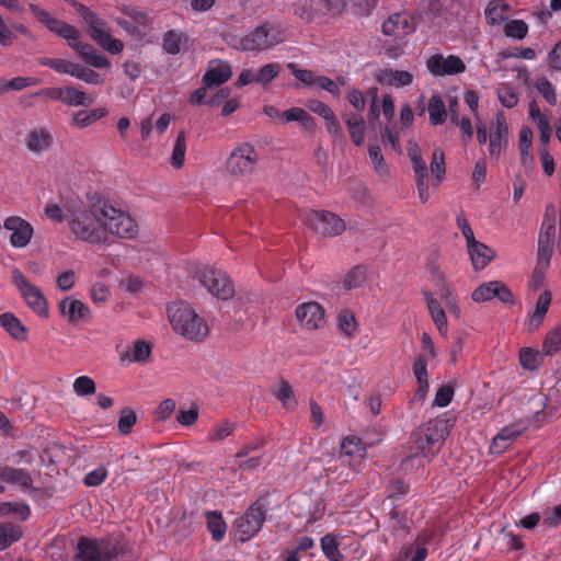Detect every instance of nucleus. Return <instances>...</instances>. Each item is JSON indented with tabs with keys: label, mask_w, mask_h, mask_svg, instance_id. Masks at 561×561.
Wrapping results in <instances>:
<instances>
[{
	"label": "nucleus",
	"mask_w": 561,
	"mask_h": 561,
	"mask_svg": "<svg viewBox=\"0 0 561 561\" xmlns=\"http://www.w3.org/2000/svg\"><path fill=\"white\" fill-rule=\"evenodd\" d=\"M67 226L76 240L93 245L105 244L108 234L122 239H134L138 234L135 219L108 202L71 210L67 215Z\"/></svg>",
	"instance_id": "f257e3e1"
},
{
	"label": "nucleus",
	"mask_w": 561,
	"mask_h": 561,
	"mask_svg": "<svg viewBox=\"0 0 561 561\" xmlns=\"http://www.w3.org/2000/svg\"><path fill=\"white\" fill-rule=\"evenodd\" d=\"M169 320L175 333L193 342H203L209 332L205 319L187 304L169 308Z\"/></svg>",
	"instance_id": "f03ea898"
},
{
	"label": "nucleus",
	"mask_w": 561,
	"mask_h": 561,
	"mask_svg": "<svg viewBox=\"0 0 561 561\" xmlns=\"http://www.w3.org/2000/svg\"><path fill=\"white\" fill-rule=\"evenodd\" d=\"M454 422L445 417H436L426 424L417 427L410 437L415 449L426 453L433 458L440 450L445 439L448 437Z\"/></svg>",
	"instance_id": "7ed1b4c3"
},
{
	"label": "nucleus",
	"mask_w": 561,
	"mask_h": 561,
	"mask_svg": "<svg viewBox=\"0 0 561 561\" xmlns=\"http://www.w3.org/2000/svg\"><path fill=\"white\" fill-rule=\"evenodd\" d=\"M118 556L119 548L116 543L81 536L78 539L72 561H114Z\"/></svg>",
	"instance_id": "20e7f679"
},
{
	"label": "nucleus",
	"mask_w": 561,
	"mask_h": 561,
	"mask_svg": "<svg viewBox=\"0 0 561 561\" xmlns=\"http://www.w3.org/2000/svg\"><path fill=\"white\" fill-rule=\"evenodd\" d=\"M192 275L218 299L228 300L234 294L232 282L228 275L220 270L209 266H196Z\"/></svg>",
	"instance_id": "39448f33"
},
{
	"label": "nucleus",
	"mask_w": 561,
	"mask_h": 561,
	"mask_svg": "<svg viewBox=\"0 0 561 561\" xmlns=\"http://www.w3.org/2000/svg\"><path fill=\"white\" fill-rule=\"evenodd\" d=\"M266 514L265 500L259 499L241 516L237 517L233 527L239 540L244 542L253 538L262 529Z\"/></svg>",
	"instance_id": "423d86ee"
},
{
	"label": "nucleus",
	"mask_w": 561,
	"mask_h": 561,
	"mask_svg": "<svg viewBox=\"0 0 561 561\" xmlns=\"http://www.w3.org/2000/svg\"><path fill=\"white\" fill-rule=\"evenodd\" d=\"M81 16L88 25V33L93 41H95L104 50L111 54H119L124 49L122 41L114 38L105 30L106 22L99 18L98 14L92 12L87 7H81Z\"/></svg>",
	"instance_id": "0eeeda50"
},
{
	"label": "nucleus",
	"mask_w": 561,
	"mask_h": 561,
	"mask_svg": "<svg viewBox=\"0 0 561 561\" xmlns=\"http://www.w3.org/2000/svg\"><path fill=\"white\" fill-rule=\"evenodd\" d=\"M304 221L313 231L324 237H335L345 230V222L336 214L327 210H309Z\"/></svg>",
	"instance_id": "6e6552de"
},
{
	"label": "nucleus",
	"mask_w": 561,
	"mask_h": 561,
	"mask_svg": "<svg viewBox=\"0 0 561 561\" xmlns=\"http://www.w3.org/2000/svg\"><path fill=\"white\" fill-rule=\"evenodd\" d=\"M257 160L259 156L255 148L245 142L231 151L226 162V169L231 175L243 176L254 171Z\"/></svg>",
	"instance_id": "1a4fd4ad"
},
{
	"label": "nucleus",
	"mask_w": 561,
	"mask_h": 561,
	"mask_svg": "<svg viewBox=\"0 0 561 561\" xmlns=\"http://www.w3.org/2000/svg\"><path fill=\"white\" fill-rule=\"evenodd\" d=\"M12 282L34 312L42 317L48 316V304L42 290L30 283L20 270L12 271Z\"/></svg>",
	"instance_id": "9d476101"
},
{
	"label": "nucleus",
	"mask_w": 561,
	"mask_h": 561,
	"mask_svg": "<svg viewBox=\"0 0 561 561\" xmlns=\"http://www.w3.org/2000/svg\"><path fill=\"white\" fill-rule=\"evenodd\" d=\"M278 30L270 23H263L241 38L244 50H264L280 42Z\"/></svg>",
	"instance_id": "9b49d317"
},
{
	"label": "nucleus",
	"mask_w": 561,
	"mask_h": 561,
	"mask_svg": "<svg viewBox=\"0 0 561 561\" xmlns=\"http://www.w3.org/2000/svg\"><path fill=\"white\" fill-rule=\"evenodd\" d=\"M556 237V209L548 206L541 224L538 237V263L549 264Z\"/></svg>",
	"instance_id": "f8f14e48"
},
{
	"label": "nucleus",
	"mask_w": 561,
	"mask_h": 561,
	"mask_svg": "<svg viewBox=\"0 0 561 561\" xmlns=\"http://www.w3.org/2000/svg\"><path fill=\"white\" fill-rule=\"evenodd\" d=\"M426 69L434 77L456 76L466 71V64L459 56L437 53L427 58Z\"/></svg>",
	"instance_id": "ddd939ff"
},
{
	"label": "nucleus",
	"mask_w": 561,
	"mask_h": 561,
	"mask_svg": "<svg viewBox=\"0 0 561 561\" xmlns=\"http://www.w3.org/2000/svg\"><path fill=\"white\" fill-rule=\"evenodd\" d=\"M30 11L36 20L45 25L51 33L62 37L64 39H75L78 28L61 20L54 18L47 10L38 4L30 3Z\"/></svg>",
	"instance_id": "4468645a"
},
{
	"label": "nucleus",
	"mask_w": 561,
	"mask_h": 561,
	"mask_svg": "<svg viewBox=\"0 0 561 561\" xmlns=\"http://www.w3.org/2000/svg\"><path fill=\"white\" fill-rule=\"evenodd\" d=\"M3 228L11 231L10 244L13 248H25L34 234L33 226L20 216H10L4 219Z\"/></svg>",
	"instance_id": "2eb2a0df"
},
{
	"label": "nucleus",
	"mask_w": 561,
	"mask_h": 561,
	"mask_svg": "<svg viewBox=\"0 0 561 561\" xmlns=\"http://www.w3.org/2000/svg\"><path fill=\"white\" fill-rule=\"evenodd\" d=\"M295 314L300 325L307 330H318L325 323L324 309L317 301L298 305Z\"/></svg>",
	"instance_id": "dca6fc26"
},
{
	"label": "nucleus",
	"mask_w": 561,
	"mask_h": 561,
	"mask_svg": "<svg viewBox=\"0 0 561 561\" xmlns=\"http://www.w3.org/2000/svg\"><path fill=\"white\" fill-rule=\"evenodd\" d=\"M433 539L432 531H422L415 539L402 547L393 561H424L428 556L427 545Z\"/></svg>",
	"instance_id": "f3484780"
},
{
	"label": "nucleus",
	"mask_w": 561,
	"mask_h": 561,
	"mask_svg": "<svg viewBox=\"0 0 561 561\" xmlns=\"http://www.w3.org/2000/svg\"><path fill=\"white\" fill-rule=\"evenodd\" d=\"M508 144V126L502 112L496 114L495 123L491 126L489 135V154L493 159H499L502 150Z\"/></svg>",
	"instance_id": "a211bd4d"
},
{
	"label": "nucleus",
	"mask_w": 561,
	"mask_h": 561,
	"mask_svg": "<svg viewBox=\"0 0 561 561\" xmlns=\"http://www.w3.org/2000/svg\"><path fill=\"white\" fill-rule=\"evenodd\" d=\"M416 28L414 20L408 13H396L390 15L381 26L382 33L398 39L412 34Z\"/></svg>",
	"instance_id": "6ab92c4d"
},
{
	"label": "nucleus",
	"mask_w": 561,
	"mask_h": 561,
	"mask_svg": "<svg viewBox=\"0 0 561 561\" xmlns=\"http://www.w3.org/2000/svg\"><path fill=\"white\" fill-rule=\"evenodd\" d=\"M81 33L78 30L75 39H66L68 45L77 51V54L90 66L95 68H106L110 66V61L106 57L96 54L94 47L88 43H81Z\"/></svg>",
	"instance_id": "aec40b11"
},
{
	"label": "nucleus",
	"mask_w": 561,
	"mask_h": 561,
	"mask_svg": "<svg viewBox=\"0 0 561 561\" xmlns=\"http://www.w3.org/2000/svg\"><path fill=\"white\" fill-rule=\"evenodd\" d=\"M366 454V448L355 436H348L342 440L339 460L343 465H348L353 469Z\"/></svg>",
	"instance_id": "412c9836"
},
{
	"label": "nucleus",
	"mask_w": 561,
	"mask_h": 561,
	"mask_svg": "<svg viewBox=\"0 0 561 561\" xmlns=\"http://www.w3.org/2000/svg\"><path fill=\"white\" fill-rule=\"evenodd\" d=\"M231 76L232 70L227 61H210L208 69L203 77V84L209 88L220 85L227 82L231 78Z\"/></svg>",
	"instance_id": "4be33fe9"
},
{
	"label": "nucleus",
	"mask_w": 561,
	"mask_h": 561,
	"mask_svg": "<svg viewBox=\"0 0 561 561\" xmlns=\"http://www.w3.org/2000/svg\"><path fill=\"white\" fill-rule=\"evenodd\" d=\"M431 357L427 354H417L412 370L417 382L416 396L424 399L430 389L427 365Z\"/></svg>",
	"instance_id": "5701e85b"
},
{
	"label": "nucleus",
	"mask_w": 561,
	"mask_h": 561,
	"mask_svg": "<svg viewBox=\"0 0 561 561\" xmlns=\"http://www.w3.org/2000/svg\"><path fill=\"white\" fill-rule=\"evenodd\" d=\"M59 309L62 316L68 318L69 322L78 323L79 321H85L90 317L89 307L78 299L67 297L59 304Z\"/></svg>",
	"instance_id": "b1692460"
},
{
	"label": "nucleus",
	"mask_w": 561,
	"mask_h": 561,
	"mask_svg": "<svg viewBox=\"0 0 561 561\" xmlns=\"http://www.w3.org/2000/svg\"><path fill=\"white\" fill-rule=\"evenodd\" d=\"M376 80L382 85L403 88L413 82V75L405 70L385 68L376 75Z\"/></svg>",
	"instance_id": "393cba45"
},
{
	"label": "nucleus",
	"mask_w": 561,
	"mask_h": 561,
	"mask_svg": "<svg viewBox=\"0 0 561 561\" xmlns=\"http://www.w3.org/2000/svg\"><path fill=\"white\" fill-rule=\"evenodd\" d=\"M0 327L15 341L24 342L27 339V328L12 312L0 314Z\"/></svg>",
	"instance_id": "a878e982"
},
{
	"label": "nucleus",
	"mask_w": 561,
	"mask_h": 561,
	"mask_svg": "<svg viewBox=\"0 0 561 561\" xmlns=\"http://www.w3.org/2000/svg\"><path fill=\"white\" fill-rule=\"evenodd\" d=\"M474 270H483L495 256V252L486 244L474 241L467 245Z\"/></svg>",
	"instance_id": "bb28decb"
},
{
	"label": "nucleus",
	"mask_w": 561,
	"mask_h": 561,
	"mask_svg": "<svg viewBox=\"0 0 561 561\" xmlns=\"http://www.w3.org/2000/svg\"><path fill=\"white\" fill-rule=\"evenodd\" d=\"M298 122L308 133H314L317 128L316 119L301 107H290L282 113V124Z\"/></svg>",
	"instance_id": "cd10ccee"
},
{
	"label": "nucleus",
	"mask_w": 561,
	"mask_h": 561,
	"mask_svg": "<svg viewBox=\"0 0 561 561\" xmlns=\"http://www.w3.org/2000/svg\"><path fill=\"white\" fill-rule=\"evenodd\" d=\"M53 135L45 128L30 131L26 138V147L31 152L41 153L47 151L53 145Z\"/></svg>",
	"instance_id": "c85d7f7f"
},
{
	"label": "nucleus",
	"mask_w": 561,
	"mask_h": 561,
	"mask_svg": "<svg viewBox=\"0 0 561 561\" xmlns=\"http://www.w3.org/2000/svg\"><path fill=\"white\" fill-rule=\"evenodd\" d=\"M0 481L15 484L21 488L32 486V477L25 469L14 468L7 465L0 467Z\"/></svg>",
	"instance_id": "c756f323"
},
{
	"label": "nucleus",
	"mask_w": 561,
	"mask_h": 561,
	"mask_svg": "<svg viewBox=\"0 0 561 561\" xmlns=\"http://www.w3.org/2000/svg\"><path fill=\"white\" fill-rule=\"evenodd\" d=\"M423 295L427 304V308L433 322L437 327L439 333L446 336L448 332V327L447 317L444 309L440 307V304L433 297V295L430 291H424Z\"/></svg>",
	"instance_id": "7c9ffc66"
},
{
	"label": "nucleus",
	"mask_w": 561,
	"mask_h": 561,
	"mask_svg": "<svg viewBox=\"0 0 561 561\" xmlns=\"http://www.w3.org/2000/svg\"><path fill=\"white\" fill-rule=\"evenodd\" d=\"M525 430L526 425L524 424H512L503 427L493 438L492 448H499L501 451L506 449Z\"/></svg>",
	"instance_id": "2f4dec72"
},
{
	"label": "nucleus",
	"mask_w": 561,
	"mask_h": 561,
	"mask_svg": "<svg viewBox=\"0 0 561 561\" xmlns=\"http://www.w3.org/2000/svg\"><path fill=\"white\" fill-rule=\"evenodd\" d=\"M345 123L353 144L357 147L362 146L365 140V119L360 114H346Z\"/></svg>",
	"instance_id": "473e14b6"
},
{
	"label": "nucleus",
	"mask_w": 561,
	"mask_h": 561,
	"mask_svg": "<svg viewBox=\"0 0 561 561\" xmlns=\"http://www.w3.org/2000/svg\"><path fill=\"white\" fill-rule=\"evenodd\" d=\"M550 305H551V293L549 290H545L538 297L536 308L529 318V323H528L529 331H535L542 324L545 316L548 312Z\"/></svg>",
	"instance_id": "72a5a7b5"
},
{
	"label": "nucleus",
	"mask_w": 561,
	"mask_h": 561,
	"mask_svg": "<svg viewBox=\"0 0 561 561\" xmlns=\"http://www.w3.org/2000/svg\"><path fill=\"white\" fill-rule=\"evenodd\" d=\"M206 526L213 540L221 541L227 531V524L219 511H207L205 513Z\"/></svg>",
	"instance_id": "f704fd0d"
},
{
	"label": "nucleus",
	"mask_w": 561,
	"mask_h": 561,
	"mask_svg": "<svg viewBox=\"0 0 561 561\" xmlns=\"http://www.w3.org/2000/svg\"><path fill=\"white\" fill-rule=\"evenodd\" d=\"M107 114L108 111L105 107H98L90 111H78L73 113L70 124L82 129L105 117Z\"/></svg>",
	"instance_id": "c9c22d12"
},
{
	"label": "nucleus",
	"mask_w": 561,
	"mask_h": 561,
	"mask_svg": "<svg viewBox=\"0 0 561 561\" xmlns=\"http://www.w3.org/2000/svg\"><path fill=\"white\" fill-rule=\"evenodd\" d=\"M94 103L93 96L72 85L65 87L64 104L67 106H89Z\"/></svg>",
	"instance_id": "e433bc0d"
},
{
	"label": "nucleus",
	"mask_w": 561,
	"mask_h": 561,
	"mask_svg": "<svg viewBox=\"0 0 561 561\" xmlns=\"http://www.w3.org/2000/svg\"><path fill=\"white\" fill-rule=\"evenodd\" d=\"M431 125H442L445 123L447 117V111L443 99L434 94L431 96L427 105Z\"/></svg>",
	"instance_id": "4c0bfd02"
},
{
	"label": "nucleus",
	"mask_w": 561,
	"mask_h": 561,
	"mask_svg": "<svg viewBox=\"0 0 561 561\" xmlns=\"http://www.w3.org/2000/svg\"><path fill=\"white\" fill-rule=\"evenodd\" d=\"M22 534L20 526L12 523H0V551L20 540Z\"/></svg>",
	"instance_id": "58836bf2"
},
{
	"label": "nucleus",
	"mask_w": 561,
	"mask_h": 561,
	"mask_svg": "<svg viewBox=\"0 0 561 561\" xmlns=\"http://www.w3.org/2000/svg\"><path fill=\"white\" fill-rule=\"evenodd\" d=\"M433 459L432 456L426 455V453H422V450L415 449L409 456L402 459L401 469L405 472H412L414 470H419L424 468L427 463Z\"/></svg>",
	"instance_id": "ea45409f"
},
{
	"label": "nucleus",
	"mask_w": 561,
	"mask_h": 561,
	"mask_svg": "<svg viewBox=\"0 0 561 561\" xmlns=\"http://www.w3.org/2000/svg\"><path fill=\"white\" fill-rule=\"evenodd\" d=\"M16 515L21 520H26L31 515L30 506L24 502L0 503V517Z\"/></svg>",
	"instance_id": "a19ab883"
},
{
	"label": "nucleus",
	"mask_w": 561,
	"mask_h": 561,
	"mask_svg": "<svg viewBox=\"0 0 561 561\" xmlns=\"http://www.w3.org/2000/svg\"><path fill=\"white\" fill-rule=\"evenodd\" d=\"M321 549L323 554L330 561H344L345 557L341 553L339 549V542L334 535L328 534L324 535L321 540Z\"/></svg>",
	"instance_id": "79ce46f5"
},
{
	"label": "nucleus",
	"mask_w": 561,
	"mask_h": 561,
	"mask_svg": "<svg viewBox=\"0 0 561 561\" xmlns=\"http://www.w3.org/2000/svg\"><path fill=\"white\" fill-rule=\"evenodd\" d=\"M186 152V135L182 130L178 134L173 146L170 163L174 169H181L184 164Z\"/></svg>",
	"instance_id": "37998d69"
},
{
	"label": "nucleus",
	"mask_w": 561,
	"mask_h": 561,
	"mask_svg": "<svg viewBox=\"0 0 561 561\" xmlns=\"http://www.w3.org/2000/svg\"><path fill=\"white\" fill-rule=\"evenodd\" d=\"M339 329L350 339L356 334L357 322L354 313L348 309H342L337 316Z\"/></svg>",
	"instance_id": "c03bdc74"
},
{
	"label": "nucleus",
	"mask_w": 561,
	"mask_h": 561,
	"mask_svg": "<svg viewBox=\"0 0 561 561\" xmlns=\"http://www.w3.org/2000/svg\"><path fill=\"white\" fill-rule=\"evenodd\" d=\"M561 350V325L556 327L553 330L546 334L542 344V352L545 355L552 356Z\"/></svg>",
	"instance_id": "a18cd8bd"
},
{
	"label": "nucleus",
	"mask_w": 561,
	"mask_h": 561,
	"mask_svg": "<svg viewBox=\"0 0 561 561\" xmlns=\"http://www.w3.org/2000/svg\"><path fill=\"white\" fill-rule=\"evenodd\" d=\"M38 62L44 66L55 70L58 73H67L72 76L76 62L61 59V58H48L42 57L38 59Z\"/></svg>",
	"instance_id": "49530a36"
},
{
	"label": "nucleus",
	"mask_w": 561,
	"mask_h": 561,
	"mask_svg": "<svg viewBox=\"0 0 561 561\" xmlns=\"http://www.w3.org/2000/svg\"><path fill=\"white\" fill-rule=\"evenodd\" d=\"M185 36L178 31L171 30L163 35V49L170 55H176L181 51V45Z\"/></svg>",
	"instance_id": "de8ad7c7"
},
{
	"label": "nucleus",
	"mask_w": 561,
	"mask_h": 561,
	"mask_svg": "<svg viewBox=\"0 0 561 561\" xmlns=\"http://www.w3.org/2000/svg\"><path fill=\"white\" fill-rule=\"evenodd\" d=\"M431 173L433 178L436 180V183H440L442 180L445 176V153L443 149L435 148L432 154V161H431Z\"/></svg>",
	"instance_id": "09e8293b"
},
{
	"label": "nucleus",
	"mask_w": 561,
	"mask_h": 561,
	"mask_svg": "<svg viewBox=\"0 0 561 561\" xmlns=\"http://www.w3.org/2000/svg\"><path fill=\"white\" fill-rule=\"evenodd\" d=\"M275 397L282 402L287 410L295 409L297 401L294 398L291 386L286 380H280L278 389L274 392Z\"/></svg>",
	"instance_id": "8fccbe9b"
},
{
	"label": "nucleus",
	"mask_w": 561,
	"mask_h": 561,
	"mask_svg": "<svg viewBox=\"0 0 561 561\" xmlns=\"http://www.w3.org/2000/svg\"><path fill=\"white\" fill-rule=\"evenodd\" d=\"M496 285L497 280L481 284L472 291V300L476 302H484L495 298Z\"/></svg>",
	"instance_id": "3c124183"
},
{
	"label": "nucleus",
	"mask_w": 561,
	"mask_h": 561,
	"mask_svg": "<svg viewBox=\"0 0 561 561\" xmlns=\"http://www.w3.org/2000/svg\"><path fill=\"white\" fill-rule=\"evenodd\" d=\"M504 34L511 38L523 39L528 34V24L523 20H511L504 26Z\"/></svg>",
	"instance_id": "603ef678"
},
{
	"label": "nucleus",
	"mask_w": 561,
	"mask_h": 561,
	"mask_svg": "<svg viewBox=\"0 0 561 561\" xmlns=\"http://www.w3.org/2000/svg\"><path fill=\"white\" fill-rule=\"evenodd\" d=\"M539 352L530 348L523 347L519 351V364L526 370H535L539 367Z\"/></svg>",
	"instance_id": "864d4df0"
},
{
	"label": "nucleus",
	"mask_w": 561,
	"mask_h": 561,
	"mask_svg": "<svg viewBox=\"0 0 561 561\" xmlns=\"http://www.w3.org/2000/svg\"><path fill=\"white\" fill-rule=\"evenodd\" d=\"M72 388L75 393L79 397L91 396L96 391V385L89 376H80L76 378Z\"/></svg>",
	"instance_id": "5fc2aeb1"
},
{
	"label": "nucleus",
	"mask_w": 561,
	"mask_h": 561,
	"mask_svg": "<svg viewBox=\"0 0 561 561\" xmlns=\"http://www.w3.org/2000/svg\"><path fill=\"white\" fill-rule=\"evenodd\" d=\"M280 70L278 62L266 64L261 67L255 73V82L260 84H267L274 80Z\"/></svg>",
	"instance_id": "6e6d98bb"
},
{
	"label": "nucleus",
	"mask_w": 561,
	"mask_h": 561,
	"mask_svg": "<svg viewBox=\"0 0 561 561\" xmlns=\"http://www.w3.org/2000/svg\"><path fill=\"white\" fill-rule=\"evenodd\" d=\"M72 77L80 79L89 84H98L99 85V84L103 83V79L100 73H98L96 71H94L90 68L82 67L79 64H76Z\"/></svg>",
	"instance_id": "4d7b16f0"
},
{
	"label": "nucleus",
	"mask_w": 561,
	"mask_h": 561,
	"mask_svg": "<svg viewBox=\"0 0 561 561\" xmlns=\"http://www.w3.org/2000/svg\"><path fill=\"white\" fill-rule=\"evenodd\" d=\"M366 279V268L357 265L353 267L345 276L344 286L347 289H354L362 286Z\"/></svg>",
	"instance_id": "13d9d810"
},
{
	"label": "nucleus",
	"mask_w": 561,
	"mask_h": 561,
	"mask_svg": "<svg viewBox=\"0 0 561 561\" xmlns=\"http://www.w3.org/2000/svg\"><path fill=\"white\" fill-rule=\"evenodd\" d=\"M137 422V415L131 409H123L119 414L117 428L122 435H128Z\"/></svg>",
	"instance_id": "bf43d9fd"
},
{
	"label": "nucleus",
	"mask_w": 561,
	"mask_h": 561,
	"mask_svg": "<svg viewBox=\"0 0 561 561\" xmlns=\"http://www.w3.org/2000/svg\"><path fill=\"white\" fill-rule=\"evenodd\" d=\"M497 96H499L501 104L507 108L515 107L519 100L518 93L510 84H505V85L501 87L497 91Z\"/></svg>",
	"instance_id": "052dcab7"
},
{
	"label": "nucleus",
	"mask_w": 561,
	"mask_h": 561,
	"mask_svg": "<svg viewBox=\"0 0 561 561\" xmlns=\"http://www.w3.org/2000/svg\"><path fill=\"white\" fill-rule=\"evenodd\" d=\"M535 87L542 98L550 104L557 103V95L552 83L545 77L537 79Z\"/></svg>",
	"instance_id": "680f3d73"
},
{
	"label": "nucleus",
	"mask_w": 561,
	"mask_h": 561,
	"mask_svg": "<svg viewBox=\"0 0 561 561\" xmlns=\"http://www.w3.org/2000/svg\"><path fill=\"white\" fill-rule=\"evenodd\" d=\"M500 57L502 59L508 58H522L526 60H531L536 57V53L530 47L525 48H506L500 51Z\"/></svg>",
	"instance_id": "e2e57ef3"
},
{
	"label": "nucleus",
	"mask_w": 561,
	"mask_h": 561,
	"mask_svg": "<svg viewBox=\"0 0 561 561\" xmlns=\"http://www.w3.org/2000/svg\"><path fill=\"white\" fill-rule=\"evenodd\" d=\"M151 355V346L144 340L135 342L131 350V357L134 362L144 363L147 362Z\"/></svg>",
	"instance_id": "0e129e2a"
},
{
	"label": "nucleus",
	"mask_w": 561,
	"mask_h": 561,
	"mask_svg": "<svg viewBox=\"0 0 561 561\" xmlns=\"http://www.w3.org/2000/svg\"><path fill=\"white\" fill-rule=\"evenodd\" d=\"M499 3H501V0H491L484 10L485 19H486L488 23L491 25L500 24L505 19L503 13H501V11H499V8L501 5Z\"/></svg>",
	"instance_id": "69168bd1"
},
{
	"label": "nucleus",
	"mask_w": 561,
	"mask_h": 561,
	"mask_svg": "<svg viewBox=\"0 0 561 561\" xmlns=\"http://www.w3.org/2000/svg\"><path fill=\"white\" fill-rule=\"evenodd\" d=\"M107 476V469L104 466H99L85 474L83 482L87 486H99L106 480Z\"/></svg>",
	"instance_id": "338daca9"
},
{
	"label": "nucleus",
	"mask_w": 561,
	"mask_h": 561,
	"mask_svg": "<svg viewBox=\"0 0 561 561\" xmlns=\"http://www.w3.org/2000/svg\"><path fill=\"white\" fill-rule=\"evenodd\" d=\"M233 432V424L229 422H224L217 425H214L209 433L208 439L211 442H218L227 438Z\"/></svg>",
	"instance_id": "774afa93"
}]
</instances>
